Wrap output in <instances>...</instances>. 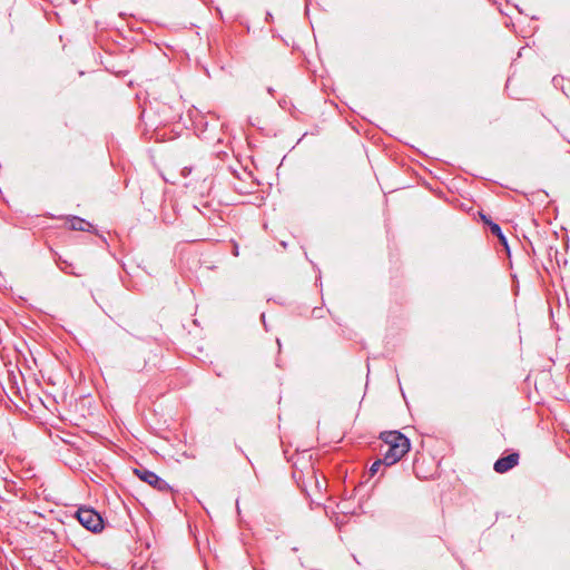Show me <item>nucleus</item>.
<instances>
[{
	"mask_svg": "<svg viewBox=\"0 0 570 570\" xmlns=\"http://www.w3.org/2000/svg\"><path fill=\"white\" fill-rule=\"evenodd\" d=\"M382 465H385V461H384V456L383 455H382L381 459H379V460L373 462V464L370 468V474L371 475L376 474Z\"/></svg>",
	"mask_w": 570,
	"mask_h": 570,
	"instance_id": "6e6552de",
	"label": "nucleus"
},
{
	"mask_svg": "<svg viewBox=\"0 0 570 570\" xmlns=\"http://www.w3.org/2000/svg\"><path fill=\"white\" fill-rule=\"evenodd\" d=\"M315 485H316L318 491L322 490V484L320 483V481L315 480Z\"/></svg>",
	"mask_w": 570,
	"mask_h": 570,
	"instance_id": "f8f14e48",
	"label": "nucleus"
},
{
	"mask_svg": "<svg viewBox=\"0 0 570 570\" xmlns=\"http://www.w3.org/2000/svg\"><path fill=\"white\" fill-rule=\"evenodd\" d=\"M55 261L57 266L61 272L72 276H83L86 274V268L82 265H77L72 261L62 257L61 255L55 254Z\"/></svg>",
	"mask_w": 570,
	"mask_h": 570,
	"instance_id": "20e7f679",
	"label": "nucleus"
},
{
	"mask_svg": "<svg viewBox=\"0 0 570 570\" xmlns=\"http://www.w3.org/2000/svg\"><path fill=\"white\" fill-rule=\"evenodd\" d=\"M489 227H490L491 233L494 236H497L499 238L500 243L509 250L508 240H507L505 236L503 235L502 229L499 226V224H497L494 222H489Z\"/></svg>",
	"mask_w": 570,
	"mask_h": 570,
	"instance_id": "423d86ee",
	"label": "nucleus"
},
{
	"mask_svg": "<svg viewBox=\"0 0 570 570\" xmlns=\"http://www.w3.org/2000/svg\"><path fill=\"white\" fill-rule=\"evenodd\" d=\"M233 253H234L235 256H238V246H237V244L234 245V252Z\"/></svg>",
	"mask_w": 570,
	"mask_h": 570,
	"instance_id": "9b49d317",
	"label": "nucleus"
},
{
	"mask_svg": "<svg viewBox=\"0 0 570 570\" xmlns=\"http://www.w3.org/2000/svg\"><path fill=\"white\" fill-rule=\"evenodd\" d=\"M76 517L82 527L94 533H98L104 529L101 515L91 508H79Z\"/></svg>",
	"mask_w": 570,
	"mask_h": 570,
	"instance_id": "f03ea898",
	"label": "nucleus"
},
{
	"mask_svg": "<svg viewBox=\"0 0 570 570\" xmlns=\"http://www.w3.org/2000/svg\"><path fill=\"white\" fill-rule=\"evenodd\" d=\"M481 219L483 220L484 224H487L489 226V222H492L488 216L481 214Z\"/></svg>",
	"mask_w": 570,
	"mask_h": 570,
	"instance_id": "9d476101",
	"label": "nucleus"
},
{
	"mask_svg": "<svg viewBox=\"0 0 570 570\" xmlns=\"http://www.w3.org/2000/svg\"><path fill=\"white\" fill-rule=\"evenodd\" d=\"M191 170H193V168H191V167H187V166H186V167H184V168L181 169V176L187 177V176L191 173Z\"/></svg>",
	"mask_w": 570,
	"mask_h": 570,
	"instance_id": "1a4fd4ad",
	"label": "nucleus"
},
{
	"mask_svg": "<svg viewBox=\"0 0 570 570\" xmlns=\"http://www.w3.org/2000/svg\"><path fill=\"white\" fill-rule=\"evenodd\" d=\"M135 474L144 482L151 485L154 489L167 493L170 492V485L160 476H158L155 472L149 471L146 468L135 469Z\"/></svg>",
	"mask_w": 570,
	"mask_h": 570,
	"instance_id": "7ed1b4c3",
	"label": "nucleus"
},
{
	"mask_svg": "<svg viewBox=\"0 0 570 570\" xmlns=\"http://www.w3.org/2000/svg\"><path fill=\"white\" fill-rule=\"evenodd\" d=\"M70 228L72 230H87V228L90 226V224L85 220L83 218L73 216L70 220Z\"/></svg>",
	"mask_w": 570,
	"mask_h": 570,
	"instance_id": "0eeeda50",
	"label": "nucleus"
},
{
	"mask_svg": "<svg viewBox=\"0 0 570 570\" xmlns=\"http://www.w3.org/2000/svg\"><path fill=\"white\" fill-rule=\"evenodd\" d=\"M519 460L520 454L518 452H512L507 456L498 459L493 465V469L497 473H507L519 464Z\"/></svg>",
	"mask_w": 570,
	"mask_h": 570,
	"instance_id": "39448f33",
	"label": "nucleus"
},
{
	"mask_svg": "<svg viewBox=\"0 0 570 570\" xmlns=\"http://www.w3.org/2000/svg\"><path fill=\"white\" fill-rule=\"evenodd\" d=\"M382 441L381 454L384 456L385 466L397 463L411 449V442L400 431H384L380 434Z\"/></svg>",
	"mask_w": 570,
	"mask_h": 570,
	"instance_id": "f257e3e1",
	"label": "nucleus"
}]
</instances>
